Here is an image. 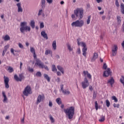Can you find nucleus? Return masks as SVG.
<instances>
[{"label":"nucleus","instance_id":"obj_1","mask_svg":"<svg viewBox=\"0 0 124 124\" xmlns=\"http://www.w3.org/2000/svg\"><path fill=\"white\" fill-rule=\"evenodd\" d=\"M64 112L66 115V117L68 118L69 120H71L73 118V116L75 113V108L74 107H70L64 109Z\"/></svg>","mask_w":124,"mask_h":124},{"label":"nucleus","instance_id":"obj_2","mask_svg":"<svg viewBox=\"0 0 124 124\" xmlns=\"http://www.w3.org/2000/svg\"><path fill=\"white\" fill-rule=\"evenodd\" d=\"M31 26H28V22L27 21H23L20 23V31L22 33H24L25 31H31Z\"/></svg>","mask_w":124,"mask_h":124},{"label":"nucleus","instance_id":"obj_3","mask_svg":"<svg viewBox=\"0 0 124 124\" xmlns=\"http://www.w3.org/2000/svg\"><path fill=\"white\" fill-rule=\"evenodd\" d=\"M74 14L78 20H81L84 16V9L82 8H77L74 10Z\"/></svg>","mask_w":124,"mask_h":124},{"label":"nucleus","instance_id":"obj_4","mask_svg":"<svg viewBox=\"0 0 124 124\" xmlns=\"http://www.w3.org/2000/svg\"><path fill=\"white\" fill-rule=\"evenodd\" d=\"M80 39H78V46H81V47H83V48L82 49V55L86 58L87 56V51L88 50V48H87V44H86V43L84 42H80Z\"/></svg>","mask_w":124,"mask_h":124},{"label":"nucleus","instance_id":"obj_5","mask_svg":"<svg viewBox=\"0 0 124 124\" xmlns=\"http://www.w3.org/2000/svg\"><path fill=\"white\" fill-rule=\"evenodd\" d=\"M84 20H77L74 21L71 23V26L73 28H82L84 26Z\"/></svg>","mask_w":124,"mask_h":124},{"label":"nucleus","instance_id":"obj_6","mask_svg":"<svg viewBox=\"0 0 124 124\" xmlns=\"http://www.w3.org/2000/svg\"><path fill=\"white\" fill-rule=\"evenodd\" d=\"M35 65L36 66H39L40 68H45V69L47 70V71L49 70L48 66L45 65L44 64H43V63L41 62V61H40L39 59L36 60V62L35 63Z\"/></svg>","mask_w":124,"mask_h":124},{"label":"nucleus","instance_id":"obj_7","mask_svg":"<svg viewBox=\"0 0 124 124\" xmlns=\"http://www.w3.org/2000/svg\"><path fill=\"white\" fill-rule=\"evenodd\" d=\"M23 93L25 96H29V94H31L32 93V91H31V86L29 85L27 86L24 89Z\"/></svg>","mask_w":124,"mask_h":124},{"label":"nucleus","instance_id":"obj_8","mask_svg":"<svg viewBox=\"0 0 124 124\" xmlns=\"http://www.w3.org/2000/svg\"><path fill=\"white\" fill-rule=\"evenodd\" d=\"M89 86H90V82L87 78H85L84 81L81 82V86L83 89H86Z\"/></svg>","mask_w":124,"mask_h":124},{"label":"nucleus","instance_id":"obj_9","mask_svg":"<svg viewBox=\"0 0 124 124\" xmlns=\"http://www.w3.org/2000/svg\"><path fill=\"white\" fill-rule=\"evenodd\" d=\"M14 78L17 82H22V80L25 79V77H24V75L20 74L19 75V77L17 75H15Z\"/></svg>","mask_w":124,"mask_h":124},{"label":"nucleus","instance_id":"obj_10","mask_svg":"<svg viewBox=\"0 0 124 124\" xmlns=\"http://www.w3.org/2000/svg\"><path fill=\"white\" fill-rule=\"evenodd\" d=\"M111 52L112 57H115L117 55V53H118V46L117 45H113L112 47Z\"/></svg>","mask_w":124,"mask_h":124},{"label":"nucleus","instance_id":"obj_11","mask_svg":"<svg viewBox=\"0 0 124 124\" xmlns=\"http://www.w3.org/2000/svg\"><path fill=\"white\" fill-rule=\"evenodd\" d=\"M44 95H41L39 94L38 96L36 103L37 104H39V103H40V102H42V101H43V100L45 99Z\"/></svg>","mask_w":124,"mask_h":124},{"label":"nucleus","instance_id":"obj_12","mask_svg":"<svg viewBox=\"0 0 124 124\" xmlns=\"http://www.w3.org/2000/svg\"><path fill=\"white\" fill-rule=\"evenodd\" d=\"M4 82L5 83V87L6 89H9V84H8V83L9 82V78L8 77H4Z\"/></svg>","mask_w":124,"mask_h":124},{"label":"nucleus","instance_id":"obj_13","mask_svg":"<svg viewBox=\"0 0 124 124\" xmlns=\"http://www.w3.org/2000/svg\"><path fill=\"white\" fill-rule=\"evenodd\" d=\"M2 95L3 96V103H7L8 101V99L7 98V96H6V94L5 93V92H2Z\"/></svg>","mask_w":124,"mask_h":124},{"label":"nucleus","instance_id":"obj_14","mask_svg":"<svg viewBox=\"0 0 124 124\" xmlns=\"http://www.w3.org/2000/svg\"><path fill=\"white\" fill-rule=\"evenodd\" d=\"M111 73V69L109 68L107 69V70L104 72L103 76L104 77H108Z\"/></svg>","mask_w":124,"mask_h":124},{"label":"nucleus","instance_id":"obj_15","mask_svg":"<svg viewBox=\"0 0 124 124\" xmlns=\"http://www.w3.org/2000/svg\"><path fill=\"white\" fill-rule=\"evenodd\" d=\"M41 36H42L44 38H45L46 40H47V39H48V35H47V33H46L45 31H41Z\"/></svg>","mask_w":124,"mask_h":124},{"label":"nucleus","instance_id":"obj_16","mask_svg":"<svg viewBox=\"0 0 124 124\" xmlns=\"http://www.w3.org/2000/svg\"><path fill=\"white\" fill-rule=\"evenodd\" d=\"M16 6H17L18 12H23V8H22V6H21V3H17Z\"/></svg>","mask_w":124,"mask_h":124},{"label":"nucleus","instance_id":"obj_17","mask_svg":"<svg viewBox=\"0 0 124 124\" xmlns=\"http://www.w3.org/2000/svg\"><path fill=\"white\" fill-rule=\"evenodd\" d=\"M46 0H41V6L42 9H44L46 7Z\"/></svg>","mask_w":124,"mask_h":124},{"label":"nucleus","instance_id":"obj_18","mask_svg":"<svg viewBox=\"0 0 124 124\" xmlns=\"http://www.w3.org/2000/svg\"><path fill=\"white\" fill-rule=\"evenodd\" d=\"M2 38L3 39V40H4V41H8L10 40V36L6 34L5 35L2 36Z\"/></svg>","mask_w":124,"mask_h":124},{"label":"nucleus","instance_id":"obj_19","mask_svg":"<svg viewBox=\"0 0 124 124\" xmlns=\"http://www.w3.org/2000/svg\"><path fill=\"white\" fill-rule=\"evenodd\" d=\"M98 58V55L96 53H94L93 56V57L91 59L92 62H94L96 59Z\"/></svg>","mask_w":124,"mask_h":124},{"label":"nucleus","instance_id":"obj_20","mask_svg":"<svg viewBox=\"0 0 124 124\" xmlns=\"http://www.w3.org/2000/svg\"><path fill=\"white\" fill-rule=\"evenodd\" d=\"M83 75H84V76H87L89 79H92V75H91L89 73V72L84 71Z\"/></svg>","mask_w":124,"mask_h":124},{"label":"nucleus","instance_id":"obj_21","mask_svg":"<svg viewBox=\"0 0 124 124\" xmlns=\"http://www.w3.org/2000/svg\"><path fill=\"white\" fill-rule=\"evenodd\" d=\"M30 26L32 29H34V28H35V21H34V20H31Z\"/></svg>","mask_w":124,"mask_h":124},{"label":"nucleus","instance_id":"obj_22","mask_svg":"<svg viewBox=\"0 0 124 124\" xmlns=\"http://www.w3.org/2000/svg\"><path fill=\"white\" fill-rule=\"evenodd\" d=\"M114 83H115V80L113 78H111L110 79H108V83L110 84L111 87H113V84H114Z\"/></svg>","mask_w":124,"mask_h":124},{"label":"nucleus","instance_id":"obj_23","mask_svg":"<svg viewBox=\"0 0 124 124\" xmlns=\"http://www.w3.org/2000/svg\"><path fill=\"white\" fill-rule=\"evenodd\" d=\"M52 46L53 50H57V42L55 40L53 42Z\"/></svg>","mask_w":124,"mask_h":124},{"label":"nucleus","instance_id":"obj_24","mask_svg":"<svg viewBox=\"0 0 124 124\" xmlns=\"http://www.w3.org/2000/svg\"><path fill=\"white\" fill-rule=\"evenodd\" d=\"M67 48L69 52H72V51H73V47H72L71 45L69 44H67Z\"/></svg>","mask_w":124,"mask_h":124},{"label":"nucleus","instance_id":"obj_25","mask_svg":"<svg viewBox=\"0 0 124 124\" xmlns=\"http://www.w3.org/2000/svg\"><path fill=\"white\" fill-rule=\"evenodd\" d=\"M44 78L46 80H47V82H50V78L48 75L46 74H44Z\"/></svg>","mask_w":124,"mask_h":124},{"label":"nucleus","instance_id":"obj_26","mask_svg":"<svg viewBox=\"0 0 124 124\" xmlns=\"http://www.w3.org/2000/svg\"><path fill=\"white\" fill-rule=\"evenodd\" d=\"M105 121V116L101 115L99 119V122L102 123Z\"/></svg>","mask_w":124,"mask_h":124},{"label":"nucleus","instance_id":"obj_27","mask_svg":"<svg viewBox=\"0 0 124 124\" xmlns=\"http://www.w3.org/2000/svg\"><path fill=\"white\" fill-rule=\"evenodd\" d=\"M62 93H63V94H66V95H68L69 94V93H70V92L69 91V90H65V89H64V90H62Z\"/></svg>","mask_w":124,"mask_h":124},{"label":"nucleus","instance_id":"obj_28","mask_svg":"<svg viewBox=\"0 0 124 124\" xmlns=\"http://www.w3.org/2000/svg\"><path fill=\"white\" fill-rule=\"evenodd\" d=\"M57 68H58V70L61 71V72L62 73V74H63L64 70H63V67H62V66H61L60 65H58V66H57Z\"/></svg>","mask_w":124,"mask_h":124},{"label":"nucleus","instance_id":"obj_29","mask_svg":"<svg viewBox=\"0 0 124 124\" xmlns=\"http://www.w3.org/2000/svg\"><path fill=\"white\" fill-rule=\"evenodd\" d=\"M51 69L53 72H57V68L56 67V65L55 64L52 65Z\"/></svg>","mask_w":124,"mask_h":124},{"label":"nucleus","instance_id":"obj_30","mask_svg":"<svg viewBox=\"0 0 124 124\" xmlns=\"http://www.w3.org/2000/svg\"><path fill=\"white\" fill-rule=\"evenodd\" d=\"M121 9L122 14H124V4L123 3H121Z\"/></svg>","mask_w":124,"mask_h":124},{"label":"nucleus","instance_id":"obj_31","mask_svg":"<svg viewBox=\"0 0 124 124\" xmlns=\"http://www.w3.org/2000/svg\"><path fill=\"white\" fill-rule=\"evenodd\" d=\"M56 101L57 104H58L59 105H61V104H62V100L60 98H58L57 99H56Z\"/></svg>","mask_w":124,"mask_h":124},{"label":"nucleus","instance_id":"obj_32","mask_svg":"<svg viewBox=\"0 0 124 124\" xmlns=\"http://www.w3.org/2000/svg\"><path fill=\"white\" fill-rule=\"evenodd\" d=\"M91 23V16H88L87 17V19L86 20V24L87 25H90Z\"/></svg>","mask_w":124,"mask_h":124},{"label":"nucleus","instance_id":"obj_33","mask_svg":"<svg viewBox=\"0 0 124 124\" xmlns=\"http://www.w3.org/2000/svg\"><path fill=\"white\" fill-rule=\"evenodd\" d=\"M7 70H8V72H9L10 73L13 72V71H14V70L13 69V68H12L11 66L8 67Z\"/></svg>","mask_w":124,"mask_h":124},{"label":"nucleus","instance_id":"obj_34","mask_svg":"<svg viewBox=\"0 0 124 124\" xmlns=\"http://www.w3.org/2000/svg\"><path fill=\"white\" fill-rule=\"evenodd\" d=\"M30 52H31V53L32 54H34L35 53V49H34V48H33L32 47H30Z\"/></svg>","mask_w":124,"mask_h":124},{"label":"nucleus","instance_id":"obj_35","mask_svg":"<svg viewBox=\"0 0 124 124\" xmlns=\"http://www.w3.org/2000/svg\"><path fill=\"white\" fill-rule=\"evenodd\" d=\"M49 119L51 124H54V123H55V119H54V118H53V116H50L49 117Z\"/></svg>","mask_w":124,"mask_h":124},{"label":"nucleus","instance_id":"obj_36","mask_svg":"<svg viewBox=\"0 0 124 124\" xmlns=\"http://www.w3.org/2000/svg\"><path fill=\"white\" fill-rule=\"evenodd\" d=\"M111 98L112 100H114V102H118V99L115 96H112Z\"/></svg>","mask_w":124,"mask_h":124},{"label":"nucleus","instance_id":"obj_37","mask_svg":"<svg viewBox=\"0 0 124 124\" xmlns=\"http://www.w3.org/2000/svg\"><path fill=\"white\" fill-rule=\"evenodd\" d=\"M42 74H41V72H38L36 74V76L37 77H41Z\"/></svg>","mask_w":124,"mask_h":124},{"label":"nucleus","instance_id":"obj_38","mask_svg":"<svg viewBox=\"0 0 124 124\" xmlns=\"http://www.w3.org/2000/svg\"><path fill=\"white\" fill-rule=\"evenodd\" d=\"M51 53H52V51L50 50H46L45 51V55H49V54H51Z\"/></svg>","mask_w":124,"mask_h":124},{"label":"nucleus","instance_id":"obj_39","mask_svg":"<svg viewBox=\"0 0 124 124\" xmlns=\"http://www.w3.org/2000/svg\"><path fill=\"white\" fill-rule=\"evenodd\" d=\"M95 108L96 111H97V110H98V104L97 103V101H96L95 102Z\"/></svg>","mask_w":124,"mask_h":124},{"label":"nucleus","instance_id":"obj_40","mask_svg":"<svg viewBox=\"0 0 124 124\" xmlns=\"http://www.w3.org/2000/svg\"><path fill=\"white\" fill-rule=\"evenodd\" d=\"M117 22L120 24V23H121V22H122V20H121V16H117Z\"/></svg>","mask_w":124,"mask_h":124},{"label":"nucleus","instance_id":"obj_41","mask_svg":"<svg viewBox=\"0 0 124 124\" xmlns=\"http://www.w3.org/2000/svg\"><path fill=\"white\" fill-rule=\"evenodd\" d=\"M9 45H7L4 46V49L3 50V51H5L6 52V51H7V49L9 48Z\"/></svg>","mask_w":124,"mask_h":124},{"label":"nucleus","instance_id":"obj_42","mask_svg":"<svg viewBox=\"0 0 124 124\" xmlns=\"http://www.w3.org/2000/svg\"><path fill=\"white\" fill-rule=\"evenodd\" d=\"M44 28V23L40 22V29H43Z\"/></svg>","mask_w":124,"mask_h":124},{"label":"nucleus","instance_id":"obj_43","mask_svg":"<svg viewBox=\"0 0 124 124\" xmlns=\"http://www.w3.org/2000/svg\"><path fill=\"white\" fill-rule=\"evenodd\" d=\"M106 105L107 107H110V101H109L108 99L106 101Z\"/></svg>","mask_w":124,"mask_h":124},{"label":"nucleus","instance_id":"obj_44","mask_svg":"<svg viewBox=\"0 0 124 124\" xmlns=\"http://www.w3.org/2000/svg\"><path fill=\"white\" fill-rule=\"evenodd\" d=\"M113 106L114 107V108H120V104H113Z\"/></svg>","mask_w":124,"mask_h":124},{"label":"nucleus","instance_id":"obj_45","mask_svg":"<svg viewBox=\"0 0 124 124\" xmlns=\"http://www.w3.org/2000/svg\"><path fill=\"white\" fill-rule=\"evenodd\" d=\"M115 5L117 7H120V4L119 3V1H118V0H115Z\"/></svg>","mask_w":124,"mask_h":124},{"label":"nucleus","instance_id":"obj_46","mask_svg":"<svg viewBox=\"0 0 124 124\" xmlns=\"http://www.w3.org/2000/svg\"><path fill=\"white\" fill-rule=\"evenodd\" d=\"M18 46L19 48H20V49H23L24 48V46H23V45L20 43H18Z\"/></svg>","mask_w":124,"mask_h":124},{"label":"nucleus","instance_id":"obj_47","mask_svg":"<svg viewBox=\"0 0 124 124\" xmlns=\"http://www.w3.org/2000/svg\"><path fill=\"white\" fill-rule=\"evenodd\" d=\"M77 54L80 55L81 54V49L80 48H78L77 51Z\"/></svg>","mask_w":124,"mask_h":124},{"label":"nucleus","instance_id":"obj_48","mask_svg":"<svg viewBox=\"0 0 124 124\" xmlns=\"http://www.w3.org/2000/svg\"><path fill=\"white\" fill-rule=\"evenodd\" d=\"M48 106L49 107H52L53 106V103L51 101H49Z\"/></svg>","mask_w":124,"mask_h":124},{"label":"nucleus","instance_id":"obj_49","mask_svg":"<svg viewBox=\"0 0 124 124\" xmlns=\"http://www.w3.org/2000/svg\"><path fill=\"white\" fill-rule=\"evenodd\" d=\"M46 2L49 4H51V3H52L53 2V0H46Z\"/></svg>","mask_w":124,"mask_h":124},{"label":"nucleus","instance_id":"obj_50","mask_svg":"<svg viewBox=\"0 0 124 124\" xmlns=\"http://www.w3.org/2000/svg\"><path fill=\"white\" fill-rule=\"evenodd\" d=\"M103 67L104 69H107V64H106V63H104Z\"/></svg>","mask_w":124,"mask_h":124},{"label":"nucleus","instance_id":"obj_51","mask_svg":"<svg viewBox=\"0 0 124 124\" xmlns=\"http://www.w3.org/2000/svg\"><path fill=\"white\" fill-rule=\"evenodd\" d=\"M33 57L34 59V60H36H36H38L37 59H36V54H35V53H33Z\"/></svg>","mask_w":124,"mask_h":124},{"label":"nucleus","instance_id":"obj_52","mask_svg":"<svg viewBox=\"0 0 124 124\" xmlns=\"http://www.w3.org/2000/svg\"><path fill=\"white\" fill-rule=\"evenodd\" d=\"M75 17H76V15H75V14H72L71 16V17L72 19H73V20H74V19H75Z\"/></svg>","mask_w":124,"mask_h":124},{"label":"nucleus","instance_id":"obj_53","mask_svg":"<svg viewBox=\"0 0 124 124\" xmlns=\"http://www.w3.org/2000/svg\"><path fill=\"white\" fill-rule=\"evenodd\" d=\"M11 53H12V54L13 55H15V53H14V49L13 48H11Z\"/></svg>","mask_w":124,"mask_h":124},{"label":"nucleus","instance_id":"obj_54","mask_svg":"<svg viewBox=\"0 0 124 124\" xmlns=\"http://www.w3.org/2000/svg\"><path fill=\"white\" fill-rule=\"evenodd\" d=\"M60 87H61V91L62 92L64 90V89H63V85H62V84L61 85Z\"/></svg>","mask_w":124,"mask_h":124},{"label":"nucleus","instance_id":"obj_55","mask_svg":"<svg viewBox=\"0 0 124 124\" xmlns=\"http://www.w3.org/2000/svg\"><path fill=\"white\" fill-rule=\"evenodd\" d=\"M42 14V9H41L39 11V12H38V15L39 16H40L41 14Z\"/></svg>","mask_w":124,"mask_h":124},{"label":"nucleus","instance_id":"obj_56","mask_svg":"<svg viewBox=\"0 0 124 124\" xmlns=\"http://www.w3.org/2000/svg\"><path fill=\"white\" fill-rule=\"evenodd\" d=\"M24 122H25V115H24L23 119H21L22 124H24Z\"/></svg>","mask_w":124,"mask_h":124},{"label":"nucleus","instance_id":"obj_57","mask_svg":"<svg viewBox=\"0 0 124 124\" xmlns=\"http://www.w3.org/2000/svg\"><path fill=\"white\" fill-rule=\"evenodd\" d=\"M96 98V94L95 93H93V98L94 99V98Z\"/></svg>","mask_w":124,"mask_h":124},{"label":"nucleus","instance_id":"obj_58","mask_svg":"<svg viewBox=\"0 0 124 124\" xmlns=\"http://www.w3.org/2000/svg\"><path fill=\"white\" fill-rule=\"evenodd\" d=\"M28 70L29 71H30L31 72H33V68H29Z\"/></svg>","mask_w":124,"mask_h":124},{"label":"nucleus","instance_id":"obj_59","mask_svg":"<svg viewBox=\"0 0 124 124\" xmlns=\"http://www.w3.org/2000/svg\"><path fill=\"white\" fill-rule=\"evenodd\" d=\"M57 82H58V83H60V82H61V79L60 78H57V79H56Z\"/></svg>","mask_w":124,"mask_h":124},{"label":"nucleus","instance_id":"obj_60","mask_svg":"<svg viewBox=\"0 0 124 124\" xmlns=\"http://www.w3.org/2000/svg\"><path fill=\"white\" fill-rule=\"evenodd\" d=\"M57 74L58 76H61V72H57Z\"/></svg>","mask_w":124,"mask_h":124},{"label":"nucleus","instance_id":"obj_61","mask_svg":"<svg viewBox=\"0 0 124 124\" xmlns=\"http://www.w3.org/2000/svg\"><path fill=\"white\" fill-rule=\"evenodd\" d=\"M105 18H106V16H102V19L104 21L105 20Z\"/></svg>","mask_w":124,"mask_h":124},{"label":"nucleus","instance_id":"obj_62","mask_svg":"<svg viewBox=\"0 0 124 124\" xmlns=\"http://www.w3.org/2000/svg\"><path fill=\"white\" fill-rule=\"evenodd\" d=\"M5 53H6V51H5V50H3V52H2V55L3 56H4V55H5Z\"/></svg>","mask_w":124,"mask_h":124},{"label":"nucleus","instance_id":"obj_63","mask_svg":"<svg viewBox=\"0 0 124 124\" xmlns=\"http://www.w3.org/2000/svg\"><path fill=\"white\" fill-rule=\"evenodd\" d=\"M89 90L91 91H93V87H92V86H89Z\"/></svg>","mask_w":124,"mask_h":124},{"label":"nucleus","instance_id":"obj_64","mask_svg":"<svg viewBox=\"0 0 124 124\" xmlns=\"http://www.w3.org/2000/svg\"><path fill=\"white\" fill-rule=\"evenodd\" d=\"M122 46L123 48H124V40L123 41V42L122 43Z\"/></svg>","mask_w":124,"mask_h":124}]
</instances>
